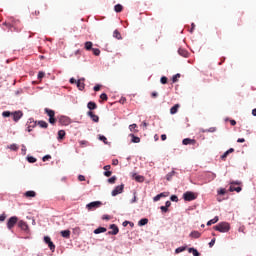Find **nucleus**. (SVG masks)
I'll list each match as a JSON object with an SVG mask.
<instances>
[{
    "mask_svg": "<svg viewBox=\"0 0 256 256\" xmlns=\"http://www.w3.org/2000/svg\"><path fill=\"white\" fill-rule=\"evenodd\" d=\"M165 207H167L169 209V207H171V201H166Z\"/></svg>",
    "mask_w": 256,
    "mask_h": 256,
    "instance_id": "obj_61",
    "label": "nucleus"
},
{
    "mask_svg": "<svg viewBox=\"0 0 256 256\" xmlns=\"http://www.w3.org/2000/svg\"><path fill=\"white\" fill-rule=\"evenodd\" d=\"M215 231H219L220 233H228L231 229V226L227 222H221L218 225L214 226Z\"/></svg>",
    "mask_w": 256,
    "mask_h": 256,
    "instance_id": "obj_1",
    "label": "nucleus"
},
{
    "mask_svg": "<svg viewBox=\"0 0 256 256\" xmlns=\"http://www.w3.org/2000/svg\"><path fill=\"white\" fill-rule=\"evenodd\" d=\"M188 252L192 253L194 256H201V253H199V251H197L195 248H189Z\"/></svg>",
    "mask_w": 256,
    "mask_h": 256,
    "instance_id": "obj_27",
    "label": "nucleus"
},
{
    "mask_svg": "<svg viewBox=\"0 0 256 256\" xmlns=\"http://www.w3.org/2000/svg\"><path fill=\"white\" fill-rule=\"evenodd\" d=\"M213 245H215V238H213L210 243H209V247H213Z\"/></svg>",
    "mask_w": 256,
    "mask_h": 256,
    "instance_id": "obj_57",
    "label": "nucleus"
},
{
    "mask_svg": "<svg viewBox=\"0 0 256 256\" xmlns=\"http://www.w3.org/2000/svg\"><path fill=\"white\" fill-rule=\"evenodd\" d=\"M114 11H116V13H121V11H123V5H121V4L115 5Z\"/></svg>",
    "mask_w": 256,
    "mask_h": 256,
    "instance_id": "obj_30",
    "label": "nucleus"
},
{
    "mask_svg": "<svg viewBox=\"0 0 256 256\" xmlns=\"http://www.w3.org/2000/svg\"><path fill=\"white\" fill-rule=\"evenodd\" d=\"M100 99H102V101H107L108 97H107V95L105 93H102L100 95Z\"/></svg>",
    "mask_w": 256,
    "mask_h": 256,
    "instance_id": "obj_48",
    "label": "nucleus"
},
{
    "mask_svg": "<svg viewBox=\"0 0 256 256\" xmlns=\"http://www.w3.org/2000/svg\"><path fill=\"white\" fill-rule=\"evenodd\" d=\"M11 115H13V112L4 111V112L2 113V117H11Z\"/></svg>",
    "mask_w": 256,
    "mask_h": 256,
    "instance_id": "obj_38",
    "label": "nucleus"
},
{
    "mask_svg": "<svg viewBox=\"0 0 256 256\" xmlns=\"http://www.w3.org/2000/svg\"><path fill=\"white\" fill-rule=\"evenodd\" d=\"M104 175H105V177H111V175H113V172L107 170L104 172Z\"/></svg>",
    "mask_w": 256,
    "mask_h": 256,
    "instance_id": "obj_50",
    "label": "nucleus"
},
{
    "mask_svg": "<svg viewBox=\"0 0 256 256\" xmlns=\"http://www.w3.org/2000/svg\"><path fill=\"white\" fill-rule=\"evenodd\" d=\"M179 55H181V57H189V52H187V50L180 48L178 50Z\"/></svg>",
    "mask_w": 256,
    "mask_h": 256,
    "instance_id": "obj_22",
    "label": "nucleus"
},
{
    "mask_svg": "<svg viewBox=\"0 0 256 256\" xmlns=\"http://www.w3.org/2000/svg\"><path fill=\"white\" fill-rule=\"evenodd\" d=\"M228 156H229V152L226 151V152L221 156L222 161H225V159H227Z\"/></svg>",
    "mask_w": 256,
    "mask_h": 256,
    "instance_id": "obj_49",
    "label": "nucleus"
},
{
    "mask_svg": "<svg viewBox=\"0 0 256 256\" xmlns=\"http://www.w3.org/2000/svg\"><path fill=\"white\" fill-rule=\"evenodd\" d=\"M69 123H71V119H69V117H67V116H61V117L59 118V124H60V125H65V126H67V125H69Z\"/></svg>",
    "mask_w": 256,
    "mask_h": 256,
    "instance_id": "obj_10",
    "label": "nucleus"
},
{
    "mask_svg": "<svg viewBox=\"0 0 256 256\" xmlns=\"http://www.w3.org/2000/svg\"><path fill=\"white\" fill-rule=\"evenodd\" d=\"M29 125L27 127L28 133H31L33 131V128L37 127V121L29 120Z\"/></svg>",
    "mask_w": 256,
    "mask_h": 256,
    "instance_id": "obj_16",
    "label": "nucleus"
},
{
    "mask_svg": "<svg viewBox=\"0 0 256 256\" xmlns=\"http://www.w3.org/2000/svg\"><path fill=\"white\" fill-rule=\"evenodd\" d=\"M49 159H51V155H46L42 158V161H49Z\"/></svg>",
    "mask_w": 256,
    "mask_h": 256,
    "instance_id": "obj_54",
    "label": "nucleus"
},
{
    "mask_svg": "<svg viewBox=\"0 0 256 256\" xmlns=\"http://www.w3.org/2000/svg\"><path fill=\"white\" fill-rule=\"evenodd\" d=\"M106 232H107V228L105 227H99L94 230L95 235H99V233H106Z\"/></svg>",
    "mask_w": 256,
    "mask_h": 256,
    "instance_id": "obj_23",
    "label": "nucleus"
},
{
    "mask_svg": "<svg viewBox=\"0 0 256 256\" xmlns=\"http://www.w3.org/2000/svg\"><path fill=\"white\" fill-rule=\"evenodd\" d=\"M77 88L79 89V91H83V89H85V78H80L77 82H76Z\"/></svg>",
    "mask_w": 256,
    "mask_h": 256,
    "instance_id": "obj_12",
    "label": "nucleus"
},
{
    "mask_svg": "<svg viewBox=\"0 0 256 256\" xmlns=\"http://www.w3.org/2000/svg\"><path fill=\"white\" fill-rule=\"evenodd\" d=\"M78 180H79V181H85V176L79 175V176H78Z\"/></svg>",
    "mask_w": 256,
    "mask_h": 256,
    "instance_id": "obj_59",
    "label": "nucleus"
},
{
    "mask_svg": "<svg viewBox=\"0 0 256 256\" xmlns=\"http://www.w3.org/2000/svg\"><path fill=\"white\" fill-rule=\"evenodd\" d=\"M109 169H111V165L104 166V171H109Z\"/></svg>",
    "mask_w": 256,
    "mask_h": 256,
    "instance_id": "obj_62",
    "label": "nucleus"
},
{
    "mask_svg": "<svg viewBox=\"0 0 256 256\" xmlns=\"http://www.w3.org/2000/svg\"><path fill=\"white\" fill-rule=\"evenodd\" d=\"M60 235H62V237H64V239H69V237H71V231L70 230H62L60 232Z\"/></svg>",
    "mask_w": 256,
    "mask_h": 256,
    "instance_id": "obj_17",
    "label": "nucleus"
},
{
    "mask_svg": "<svg viewBox=\"0 0 256 256\" xmlns=\"http://www.w3.org/2000/svg\"><path fill=\"white\" fill-rule=\"evenodd\" d=\"M37 193L35 191L25 192V197H36Z\"/></svg>",
    "mask_w": 256,
    "mask_h": 256,
    "instance_id": "obj_31",
    "label": "nucleus"
},
{
    "mask_svg": "<svg viewBox=\"0 0 256 256\" xmlns=\"http://www.w3.org/2000/svg\"><path fill=\"white\" fill-rule=\"evenodd\" d=\"M110 229H112V231H109L108 235H117V233H119V227L115 224L110 225Z\"/></svg>",
    "mask_w": 256,
    "mask_h": 256,
    "instance_id": "obj_15",
    "label": "nucleus"
},
{
    "mask_svg": "<svg viewBox=\"0 0 256 256\" xmlns=\"http://www.w3.org/2000/svg\"><path fill=\"white\" fill-rule=\"evenodd\" d=\"M38 125L39 127H41L42 129H47V127H49V124L43 120L38 121Z\"/></svg>",
    "mask_w": 256,
    "mask_h": 256,
    "instance_id": "obj_26",
    "label": "nucleus"
},
{
    "mask_svg": "<svg viewBox=\"0 0 256 256\" xmlns=\"http://www.w3.org/2000/svg\"><path fill=\"white\" fill-rule=\"evenodd\" d=\"M225 193H226L225 188H222V189H220V190L218 191V195H225Z\"/></svg>",
    "mask_w": 256,
    "mask_h": 256,
    "instance_id": "obj_52",
    "label": "nucleus"
},
{
    "mask_svg": "<svg viewBox=\"0 0 256 256\" xmlns=\"http://www.w3.org/2000/svg\"><path fill=\"white\" fill-rule=\"evenodd\" d=\"M112 165H114V166L119 165V160L114 159V160L112 161Z\"/></svg>",
    "mask_w": 256,
    "mask_h": 256,
    "instance_id": "obj_56",
    "label": "nucleus"
},
{
    "mask_svg": "<svg viewBox=\"0 0 256 256\" xmlns=\"http://www.w3.org/2000/svg\"><path fill=\"white\" fill-rule=\"evenodd\" d=\"M185 247H178L176 250H175V253H183V251H185Z\"/></svg>",
    "mask_w": 256,
    "mask_h": 256,
    "instance_id": "obj_43",
    "label": "nucleus"
},
{
    "mask_svg": "<svg viewBox=\"0 0 256 256\" xmlns=\"http://www.w3.org/2000/svg\"><path fill=\"white\" fill-rule=\"evenodd\" d=\"M27 161H28V163H37V158H35L33 156H28Z\"/></svg>",
    "mask_w": 256,
    "mask_h": 256,
    "instance_id": "obj_33",
    "label": "nucleus"
},
{
    "mask_svg": "<svg viewBox=\"0 0 256 256\" xmlns=\"http://www.w3.org/2000/svg\"><path fill=\"white\" fill-rule=\"evenodd\" d=\"M93 55H96V57H99V55H101V50H99V48H93Z\"/></svg>",
    "mask_w": 256,
    "mask_h": 256,
    "instance_id": "obj_34",
    "label": "nucleus"
},
{
    "mask_svg": "<svg viewBox=\"0 0 256 256\" xmlns=\"http://www.w3.org/2000/svg\"><path fill=\"white\" fill-rule=\"evenodd\" d=\"M161 197H165V195L163 193H160L153 198V201L157 202L161 199Z\"/></svg>",
    "mask_w": 256,
    "mask_h": 256,
    "instance_id": "obj_36",
    "label": "nucleus"
},
{
    "mask_svg": "<svg viewBox=\"0 0 256 256\" xmlns=\"http://www.w3.org/2000/svg\"><path fill=\"white\" fill-rule=\"evenodd\" d=\"M182 145H197V140L191 138H185L182 141Z\"/></svg>",
    "mask_w": 256,
    "mask_h": 256,
    "instance_id": "obj_11",
    "label": "nucleus"
},
{
    "mask_svg": "<svg viewBox=\"0 0 256 256\" xmlns=\"http://www.w3.org/2000/svg\"><path fill=\"white\" fill-rule=\"evenodd\" d=\"M44 241L51 251H55V244H53V241H51V238L49 236H45Z\"/></svg>",
    "mask_w": 256,
    "mask_h": 256,
    "instance_id": "obj_9",
    "label": "nucleus"
},
{
    "mask_svg": "<svg viewBox=\"0 0 256 256\" xmlns=\"http://www.w3.org/2000/svg\"><path fill=\"white\" fill-rule=\"evenodd\" d=\"M148 223H149V219L143 218V219H141V220L138 222V225H139L140 227H143L144 225H147Z\"/></svg>",
    "mask_w": 256,
    "mask_h": 256,
    "instance_id": "obj_28",
    "label": "nucleus"
},
{
    "mask_svg": "<svg viewBox=\"0 0 256 256\" xmlns=\"http://www.w3.org/2000/svg\"><path fill=\"white\" fill-rule=\"evenodd\" d=\"M115 181H117V177H115V176L108 179V183H110L111 185H113L115 183Z\"/></svg>",
    "mask_w": 256,
    "mask_h": 256,
    "instance_id": "obj_41",
    "label": "nucleus"
},
{
    "mask_svg": "<svg viewBox=\"0 0 256 256\" xmlns=\"http://www.w3.org/2000/svg\"><path fill=\"white\" fill-rule=\"evenodd\" d=\"M99 140H100V141H103V143H104L105 145H107V143H108V142H107V137H105L104 135H100V136H99Z\"/></svg>",
    "mask_w": 256,
    "mask_h": 256,
    "instance_id": "obj_39",
    "label": "nucleus"
},
{
    "mask_svg": "<svg viewBox=\"0 0 256 256\" xmlns=\"http://www.w3.org/2000/svg\"><path fill=\"white\" fill-rule=\"evenodd\" d=\"M87 107L90 111H94V109H97V104L95 102H88Z\"/></svg>",
    "mask_w": 256,
    "mask_h": 256,
    "instance_id": "obj_20",
    "label": "nucleus"
},
{
    "mask_svg": "<svg viewBox=\"0 0 256 256\" xmlns=\"http://www.w3.org/2000/svg\"><path fill=\"white\" fill-rule=\"evenodd\" d=\"M65 130H60L58 131V139L62 140V139H65Z\"/></svg>",
    "mask_w": 256,
    "mask_h": 256,
    "instance_id": "obj_32",
    "label": "nucleus"
},
{
    "mask_svg": "<svg viewBox=\"0 0 256 256\" xmlns=\"http://www.w3.org/2000/svg\"><path fill=\"white\" fill-rule=\"evenodd\" d=\"M87 116L90 117V119H92V121H94V123H99V116L95 115V113H93V111H88Z\"/></svg>",
    "mask_w": 256,
    "mask_h": 256,
    "instance_id": "obj_14",
    "label": "nucleus"
},
{
    "mask_svg": "<svg viewBox=\"0 0 256 256\" xmlns=\"http://www.w3.org/2000/svg\"><path fill=\"white\" fill-rule=\"evenodd\" d=\"M129 129H130V131H135V133H137V131H138V130H136L137 129V124H131L129 126Z\"/></svg>",
    "mask_w": 256,
    "mask_h": 256,
    "instance_id": "obj_37",
    "label": "nucleus"
},
{
    "mask_svg": "<svg viewBox=\"0 0 256 256\" xmlns=\"http://www.w3.org/2000/svg\"><path fill=\"white\" fill-rule=\"evenodd\" d=\"M237 143H245V138H238Z\"/></svg>",
    "mask_w": 256,
    "mask_h": 256,
    "instance_id": "obj_60",
    "label": "nucleus"
},
{
    "mask_svg": "<svg viewBox=\"0 0 256 256\" xmlns=\"http://www.w3.org/2000/svg\"><path fill=\"white\" fill-rule=\"evenodd\" d=\"M160 209H161L162 213H167L169 211V208L166 206H161Z\"/></svg>",
    "mask_w": 256,
    "mask_h": 256,
    "instance_id": "obj_45",
    "label": "nucleus"
},
{
    "mask_svg": "<svg viewBox=\"0 0 256 256\" xmlns=\"http://www.w3.org/2000/svg\"><path fill=\"white\" fill-rule=\"evenodd\" d=\"M94 91H101V86L100 85L94 86Z\"/></svg>",
    "mask_w": 256,
    "mask_h": 256,
    "instance_id": "obj_58",
    "label": "nucleus"
},
{
    "mask_svg": "<svg viewBox=\"0 0 256 256\" xmlns=\"http://www.w3.org/2000/svg\"><path fill=\"white\" fill-rule=\"evenodd\" d=\"M9 149H11V151H17V149H19V147H17V145L12 144L9 146Z\"/></svg>",
    "mask_w": 256,
    "mask_h": 256,
    "instance_id": "obj_44",
    "label": "nucleus"
},
{
    "mask_svg": "<svg viewBox=\"0 0 256 256\" xmlns=\"http://www.w3.org/2000/svg\"><path fill=\"white\" fill-rule=\"evenodd\" d=\"M252 115L256 117V108L252 110Z\"/></svg>",
    "mask_w": 256,
    "mask_h": 256,
    "instance_id": "obj_64",
    "label": "nucleus"
},
{
    "mask_svg": "<svg viewBox=\"0 0 256 256\" xmlns=\"http://www.w3.org/2000/svg\"><path fill=\"white\" fill-rule=\"evenodd\" d=\"M12 117H13V121L15 123H18V121L23 117V111L18 110V111L12 112Z\"/></svg>",
    "mask_w": 256,
    "mask_h": 256,
    "instance_id": "obj_8",
    "label": "nucleus"
},
{
    "mask_svg": "<svg viewBox=\"0 0 256 256\" xmlns=\"http://www.w3.org/2000/svg\"><path fill=\"white\" fill-rule=\"evenodd\" d=\"M130 137L132 138V143H141V138L135 136V134H130Z\"/></svg>",
    "mask_w": 256,
    "mask_h": 256,
    "instance_id": "obj_25",
    "label": "nucleus"
},
{
    "mask_svg": "<svg viewBox=\"0 0 256 256\" xmlns=\"http://www.w3.org/2000/svg\"><path fill=\"white\" fill-rule=\"evenodd\" d=\"M84 49H86V51H91V50H93V42H91V41L85 42Z\"/></svg>",
    "mask_w": 256,
    "mask_h": 256,
    "instance_id": "obj_19",
    "label": "nucleus"
},
{
    "mask_svg": "<svg viewBox=\"0 0 256 256\" xmlns=\"http://www.w3.org/2000/svg\"><path fill=\"white\" fill-rule=\"evenodd\" d=\"M184 201H195L197 199V194L191 191H187L183 194Z\"/></svg>",
    "mask_w": 256,
    "mask_h": 256,
    "instance_id": "obj_5",
    "label": "nucleus"
},
{
    "mask_svg": "<svg viewBox=\"0 0 256 256\" xmlns=\"http://www.w3.org/2000/svg\"><path fill=\"white\" fill-rule=\"evenodd\" d=\"M5 219H7V215H5V213L0 215V221L1 222L5 221Z\"/></svg>",
    "mask_w": 256,
    "mask_h": 256,
    "instance_id": "obj_55",
    "label": "nucleus"
},
{
    "mask_svg": "<svg viewBox=\"0 0 256 256\" xmlns=\"http://www.w3.org/2000/svg\"><path fill=\"white\" fill-rule=\"evenodd\" d=\"M151 97H152V99H157V97H159V93H157V92H152V93H151Z\"/></svg>",
    "mask_w": 256,
    "mask_h": 256,
    "instance_id": "obj_51",
    "label": "nucleus"
},
{
    "mask_svg": "<svg viewBox=\"0 0 256 256\" xmlns=\"http://www.w3.org/2000/svg\"><path fill=\"white\" fill-rule=\"evenodd\" d=\"M235 185H241V182H235V181L230 182V187H229L230 193H233V191H236V193H241L243 188H241V186L235 187Z\"/></svg>",
    "mask_w": 256,
    "mask_h": 256,
    "instance_id": "obj_4",
    "label": "nucleus"
},
{
    "mask_svg": "<svg viewBox=\"0 0 256 256\" xmlns=\"http://www.w3.org/2000/svg\"><path fill=\"white\" fill-rule=\"evenodd\" d=\"M43 77H45V72H39L38 79H43Z\"/></svg>",
    "mask_w": 256,
    "mask_h": 256,
    "instance_id": "obj_53",
    "label": "nucleus"
},
{
    "mask_svg": "<svg viewBox=\"0 0 256 256\" xmlns=\"http://www.w3.org/2000/svg\"><path fill=\"white\" fill-rule=\"evenodd\" d=\"M179 77H181V74H175V75L172 77L173 83H177V80L179 79Z\"/></svg>",
    "mask_w": 256,
    "mask_h": 256,
    "instance_id": "obj_42",
    "label": "nucleus"
},
{
    "mask_svg": "<svg viewBox=\"0 0 256 256\" xmlns=\"http://www.w3.org/2000/svg\"><path fill=\"white\" fill-rule=\"evenodd\" d=\"M125 189V185H119L116 186L112 191V197H117V195H120V193H123V190Z\"/></svg>",
    "mask_w": 256,
    "mask_h": 256,
    "instance_id": "obj_7",
    "label": "nucleus"
},
{
    "mask_svg": "<svg viewBox=\"0 0 256 256\" xmlns=\"http://www.w3.org/2000/svg\"><path fill=\"white\" fill-rule=\"evenodd\" d=\"M19 221V218L17 216H12L7 221V229L11 231L15 225H17V222Z\"/></svg>",
    "mask_w": 256,
    "mask_h": 256,
    "instance_id": "obj_3",
    "label": "nucleus"
},
{
    "mask_svg": "<svg viewBox=\"0 0 256 256\" xmlns=\"http://www.w3.org/2000/svg\"><path fill=\"white\" fill-rule=\"evenodd\" d=\"M113 37H115V39H121V33L118 30H115L113 32Z\"/></svg>",
    "mask_w": 256,
    "mask_h": 256,
    "instance_id": "obj_35",
    "label": "nucleus"
},
{
    "mask_svg": "<svg viewBox=\"0 0 256 256\" xmlns=\"http://www.w3.org/2000/svg\"><path fill=\"white\" fill-rule=\"evenodd\" d=\"M206 131H208V133H215V131H217V128L210 127L209 129H206Z\"/></svg>",
    "mask_w": 256,
    "mask_h": 256,
    "instance_id": "obj_47",
    "label": "nucleus"
},
{
    "mask_svg": "<svg viewBox=\"0 0 256 256\" xmlns=\"http://www.w3.org/2000/svg\"><path fill=\"white\" fill-rule=\"evenodd\" d=\"M70 83H71L72 85L75 84V83L77 84V80H75V78H71V79H70Z\"/></svg>",
    "mask_w": 256,
    "mask_h": 256,
    "instance_id": "obj_63",
    "label": "nucleus"
},
{
    "mask_svg": "<svg viewBox=\"0 0 256 256\" xmlns=\"http://www.w3.org/2000/svg\"><path fill=\"white\" fill-rule=\"evenodd\" d=\"M102 205L103 203L101 201H94L87 204L86 209H88V211H93V209H99Z\"/></svg>",
    "mask_w": 256,
    "mask_h": 256,
    "instance_id": "obj_6",
    "label": "nucleus"
},
{
    "mask_svg": "<svg viewBox=\"0 0 256 256\" xmlns=\"http://www.w3.org/2000/svg\"><path fill=\"white\" fill-rule=\"evenodd\" d=\"M133 179H135V181H137L138 183H143V181H145V177L141 176V175H137V174H133Z\"/></svg>",
    "mask_w": 256,
    "mask_h": 256,
    "instance_id": "obj_18",
    "label": "nucleus"
},
{
    "mask_svg": "<svg viewBox=\"0 0 256 256\" xmlns=\"http://www.w3.org/2000/svg\"><path fill=\"white\" fill-rule=\"evenodd\" d=\"M219 221V217H214L213 219H211V220H209L208 222H207V225L208 226H211V225H215V223H217Z\"/></svg>",
    "mask_w": 256,
    "mask_h": 256,
    "instance_id": "obj_29",
    "label": "nucleus"
},
{
    "mask_svg": "<svg viewBox=\"0 0 256 256\" xmlns=\"http://www.w3.org/2000/svg\"><path fill=\"white\" fill-rule=\"evenodd\" d=\"M190 237H193V239H199V237H201V233L199 231H192L190 233Z\"/></svg>",
    "mask_w": 256,
    "mask_h": 256,
    "instance_id": "obj_24",
    "label": "nucleus"
},
{
    "mask_svg": "<svg viewBox=\"0 0 256 256\" xmlns=\"http://www.w3.org/2000/svg\"><path fill=\"white\" fill-rule=\"evenodd\" d=\"M171 201H174L175 203H177V201H179V198L177 197V195H172L170 197Z\"/></svg>",
    "mask_w": 256,
    "mask_h": 256,
    "instance_id": "obj_46",
    "label": "nucleus"
},
{
    "mask_svg": "<svg viewBox=\"0 0 256 256\" xmlns=\"http://www.w3.org/2000/svg\"><path fill=\"white\" fill-rule=\"evenodd\" d=\"M167 81H168V79L165 76H162L160 79V83H162V85H167Z\"/></svg>",
    "mask_w": 256,
    "mask_h": 256,
    "instance_id": "obj_40",
    "label": "nucleus"
},
{
    "mask_svg": "<svg viewBox=\"0 0 256 256\" xmlns=\"http://www.w3.org/2000/svg\"><path fill=\"white\" fill-rule=\"evenodd\" d=\"M45 113L49 117V123L51 125H55V123H57V119H55V111H53L49 108H45Z\"/></svg>",
    "mask_w": 256,
    "mask_h": 256,
    "instance_id": "obj_2",
    "label": "nucleus"
},
{
    "mask_svg": "<svg viewBox=\"0 0 256 256\" xmlns=\"http://www.w3.org/2000/svg\"><path fill=\"white\" fill-rule=\"evenodd\" d=\"M18 227L22 229V231H29V225H27V222L20 220L18 222Z\"/></svg>",
    "mask_w": 256,
    "mask_h": 256,
    "instance_id": "obj_13",
    "label": "nucleus"
},
{
    "mask_svg": "<svg viewBox=\"0 0 256 256\" xmlns=\"http://www.w3.org/2000/svg\"><path fill=\"white\" fill-rule=\"evenodd\" d=\"M180 107H181V106H180L179 104L174 105V106L170 109L171 115H175V113H177V112L179 111V108H180Z\"/></svg>",
    "mask_w": 256,
    "mask_h": 256,
    "instance_id": "obj_21",
    "label": "nucleus"
}]
</instances>
